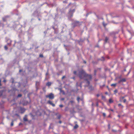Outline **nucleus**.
Wrapping results in <instances>:
<instances>
[{
	"label": "nucleus",
	"instance_id": "1",
	"mask_svg": "<svg viewBox=\"0 0 134 134\" xmlns=\"http://www.w3.org/2000/svg\"><path fill=\"white\" fill-rule=\"evenodd\" d=\"M79 76L80 79H84V81L86 83L87 86L89 85L90 81L92 79V75L87 74L83 69H81L79 71Z\"/></svg>",
	"mask_w": 134,
	"mask_h": 134
},
{
	"label": "nucleus",
	"instance_id": "2",
	"mask_svg": "<svg viewBox=\"0 0 134 134\" xmlns=\"http://www.w3.org/2000/svg\"><path fill=\"white\" fill-rule=\"evenodd\" d=\"M70 5L71 6V8L69 10L68 14L69 16L70 17H71L73 16L74 13L75 12L76 7L74 4H71V3H69L67 7H69Z\"/></svg>",
	"mask_w": 134,
	"mask_h": 134
},
{
	"label": "nucleus",
	"instance_id": "3",
	"mask_svg": "<svg viewBox=\"0 0 134 134\" xmlns=\"http://www.w3.org/2000/svg\"><path fill=\"white\" fill-rule=\"evenodd\" d=\"M46 98H49V99H52L54 98V95L52 93H50L48 95L46 96Z\"/></svg>",
	"mask_w": 134,
	"mask_h": 134
},
{
	"label": "nucleus",
	"instance_id": "4",
	"mask_svg": "<svg viewBox=\"0 0 134 134\" xmlns=\"http://www.w3.org/2000/svg\"><path fill=\"white\" fill-rule=\"evenodd\" d=\"M9 17V15H6L4 17H3L2 19L3 21L5 22L7 21V19Z\"/></svg>",
	"mask_w": 134,
	"mask_h": 134
},
{
	"label": "nucleus",
	"instance_id": "5",
	"mask_svg": "<svg viewBox=\"0 0 134 134\" xmlns=\"http://www.w3.org/2000/svg\"><path fill=\"white\" fill-rule=\"evenodd\" d=\"M48 103L50 104L53 107H54L55 106V104L52 103V102L50 100H48Z\"/></svg>",
	"mask_w": 134,
	"mask_h": 134
},
{
	"label": "nucleus",
	"instance_id": "6",
	"mask_svg": "<svg viewBox=\"0 0 134 134\" xmlns=\"http://www.w3.org/2000/svg\"><path fill=\"white\" fill-rule=\"evenodd\" d=\"M20 110L21 111V113L23 114L25 111V109L24 108L21 107L20 108Z\"/></svg>",
	"mask_w": 134,
	"mask_h": 134
},
{
	"label": "nucleus",
	"instance_id": "7",
	"mask_svg": "<svg viewBox=\"0 0 134 134\" xmlns=\"http://www.w3.org/2000/svg\"><path fill=\"white\" fill-rule=\"evenodd\" d=\"M74 101L73 100H71L68 102V104L69 105L71 104L72 105H73V104L74 103Z\"/></svg>",
	"mask_w": 134,
	"mask_h": 134
},
{
	"label": "nucleus",
	"instance_id": "8",
	"mask_svg": "<svg viewBox=\"0 0 134 134\" xmlns=\"http://www.w3.org/2000/svg\"><path fill=\"white\" fill-rule=\"evenodd\" d=\"M126 81V79L125 78H123L122 79H121V80H120L119 82V83H120L121 82H125Z\"/></svg>",
	"mask_w": 134,
	"mask_h": 134
},
{
	"label": "nucleus",
	"instance_id": "9",
	"mask_svg": "<svg viewBox=\"0 0 134 134\" xmlns=\"http://www.w3.org/2000/svg\"><path fill=\"white\" fill-rule=\"evenodd\" d=\"M46 85L49 86L51 85V82H48L47 83Z\"/></svg>",
	"mask_w": 134,
	"mask_h": 134
},
{
	"label": "nucleus",
	"instance_id": "10",
	"mask_svg": "<svg viewBox=\"0 0 134 134\" xmlns=\"http://www.w3.org/2000/svg\"><path fill=\"white\" fill-rule=\"evenodd\" d=\"M79 127V126L78 125L76 124L75 126H74V129H76L77 128H78Z\"/></svg>",
	"mask_w": 134,
	"mask_h": 134
},
{
	"label": "nucleus",
	"instance_id": "11",
	"mask_svg": "<svg viewBox=\"0 0 134 134\" xmlns=\"http://www.w3.org/2000/svg\"><path fill=\"white\" fill-rule=\"evenodd\" d=\"M108 40V38L107 37H105V43H107V42Z\"/></svg>",
	"mask_w": 134,
	"mask_h": 134
},
{
	"label": "nucleus",
	"instance_id": "12",
	"mask_svg": "<svg viewBox=\"0 0 134 134\" xmlns=\"http://www.w3.org/2000/svg\"><path fill=\"white\" fill-rule=\"evenodd\" d=\"M23 120L24 121H28L26 117H25L24 118Z\"/></svg>",
	"mask_w": 134,
	"mask_h": 134
},
{
	"label": "nucleus",
	"instance_id": "13",
	"mask_svg": "<svg viewBox=\"0 0 134 134\" xmlns=\"http://www.w3.org/2000/svg\"><path fill=\"white\" fill-rule=\"evenodd\" d=\"M116 83H113L111 85V86H113L114 87H115L116 86Z\"/></svg>",
	"mask_w": 134,
	"mask_h": 134
},
{
	"label": "nucleus",
	"instance_id": "14",
	"mask_svg": "<svg viewBox=\"0 0 134 134\" xmlns=\"http://www.w3.org/2000/svg\"><path fill=\"white\" fill-rule=\"evenodd\" d=\"M14 121V120H12V122L11 123V124H10V126H13V125H14V123H13Z\"/></svg>",
	"mask_w": 134,
	"mask_h": 134
},
{
	"label": "nucleus",
	"instance_id": "15",
	"mask_svg": "<svg viewBox=\"0 0 134 134\" xmlns=\"http://www.w3.org/2000/svg\"><path fill=\"white\" fill-rule=\"evenodd\" d=\"M109 102L110 103H111L113 102V101L111 99H110L109 100Z\"/></svg>",
	"mask_w": 134,
	"mask_h": 134
},
{
	"label": "nucleus",
	"instance_id": "16",
	"mask_svg": "<svg viewBox=\"0 0 134 134\" xmlns=\"http://www.w3.org/2000/svg\"><path fill=\"white\" fill-rule=\"evenodd\" d=\"M80 97L79 96L78 97H77V100L78 101V102H79V100H80Z\"/></svg>",
	"mask_w": 134,
	"mask_h": 134
},
{
	"label": "nucleus",
	"instance_id": "17",
	"mask_svg": "<svg viewBox=\"0 0 134 134\" xmlns=\"http://www.w3.org/2000/svg\"><path fill=\"white\" fill-rule=\"evenodd\" d=\"M118 105V106L119 107L121 106L122 108H123V106L121 104H119Z\"/></svg>",
	"mask_w": 134,
	"mask_h": 134
},
{
	"label": "nucleus",
	"instance_id": "18",
	"mask_svg": "<svg viewBox=\"0 0 134 134\" xmlns=\"http://www.w3.org/2000/svg\"><path fill=\"white\" fill-rule=\"evenodd\" d=\"M103 25L104 26V27H105L107 25V24H105V23L104 22H103Z\"/></svg>",
	"mask_w": 134,
	"mask_h": 134
},
{
	"label": "nucleus",
	"instance_id": "19",
	"mask_svg": "<svg viewBox=\"0 0 134 134\" xmlns=\"http://www.w3.org/2000/svg\"><path fill=\"white\" fill-rule=\"evenodd\" d=\"M105 86V85H103L102 86H100V87L102 88L103 87Z\"/></svg>",
	"mask_w": 134,
	"mask_h": 134
},
{
	"label": "nucleus",
	"instance_id": "20",
	"mask_svg": "<svg viewBox=\"0 0 134 134\" xmlns=\"http://www.w3.org/2000/svg\"><path fill=\"white\" fill-rule=\"evenodd\" d=\"M22 96V95L21 94H19L18 95L17 97H21Z\"/></svg>",
	"mask_w": 134,
	"mask_h": 134
},
{
	"label": "nucleus",
	"instance_id": "21",
	"mask_svg": "<svg viewBox=\"0 0 134 134\" xmlns=\"http://www.w3.org/2000/svg\"><path fill=\"white\" fill-rule=\"evenodd\" d=\"M68 0H65L63 1V3H67Z\"/></svg>",
	"mask_w": 134,
	"mask_h": 134
},
{
	"label": "nucleus",
	"instance_id": "22",
	"mask_svg": "<svg viewBox=\"0 0 134 134\" xmlns=\"http://www.w3.org/2000/svg\"><path fill=\"white\" fill-rule=\"evenodd\" d=\"M39 57H40L43 58V56L42 54H40L39 55Z\"/></svg>",
	"mask_w": 134,
	"mask_h": 134
},
{
	"label": "nucleus",
	"instance_id": "23",
	"mask_svg": "<svg viewBox=\"0 0 134 134\" xmlns=\"http://www.w3.org/2000/svg\"><path fill=\"white\" fill-rule=\"evenodd\" d=\"M68 107H66L65 109V111H67L68 110Z\"/></svg>",
	"mask_w": 134,
	"mask_h": 134
},
{
	"label": "nucleus",
	"instance_id": "24",
	"mask_svg": "<svg viewBox=\"0 0 134 134\" xmlns=\"http://www.w3.org/2000/svg\"><path fill=\"white\" fill-rule=\"evenodd\" d=\"M59 107L60 108H62L63 107V106L62 104H60L59 105Z\"/></svg>",
	"mask_w": 134,
	"mask_h": 134
},
{
	"label": "nucleus",
	"instance_id": "25",
	"mask_svg": "<svg viewBox=\"0 0 134 134\" xmlns=\"http://www.w3.org/2000/svg\"><path fill=\"white\" fill-rule=\"evenodd\" d=\"M39 84V82L38 81L36 82V86L37 84Z\"/></svg>",
	"mask_w": 134,
	"mask_h": 134
},
{
	"label": "nucleus",
	"instance_id": "26",
	"mask_svg": "<svg viewBox=\"0 0 134 134\" xmlns=\"http://www.w3.org/2000/svg\"><path fill=\"white\" fill-rule=\"evenodd\" d=\"M4 48L5 50H7L8 49V47L6 46H5Z\"/></svg>",
	"mask_w": 134,
	"mask_h": 134
},
{
	"label": "nucleus",
	"instance_id": "27",
	"mask_svg": "<svg viewBox=\"0 0 134 134\" xmlns=\"http://www.w3.org/2000/svg\"><path fill=\"white\" fill-rule=\"evenodd\" d=\"M114 92L115 93H117L118 92V91L116 90H115L114 91Z\"/></svg>",
	"mask_w": 134,
	"mask_h": 134
},
{
	"label": "nucleus",
	"instance_id": "28",
	"mask_svg": "<svg viewBox=\"0 0 134 134\" xmlns=\"http://www.w3.org/2000/svg\"><path fill=\"white\" fill-rule=\"evenodd\" d=\"M103 115L104 117H105L106 116V114L105 113H103Z\"/></svg>",
	"mask_w": 134,
	"mask_h": 134
},
{
	"label": "nucleus",
	"instance_id": "29",
	"mask_svg": "<svg viewBox=\"0 0 134 134\" xmlns=\"http://www.w3.org/2000/svg\"><path fill=\"white\" fill-rule=\"evenodd\" d=\"M96 72H97L96 70H95L94 71V75H96Z\"/></svg>",
	"mask_w": 134,
	"mask_h": 134
},
{
	"label": "nucleus",
	"instance_id": "30",
	"mask_svg": "<svg viewBox=\"0 0 134 134\" xmlns=\"http://www.w3.org/2000/svg\"><path fill=\"white\" fill-rule=\"evenodd\" d=\"M76 72H77L76 71H74L73 72L74 74H76Z\"/></svg>",
	"mask_w": 134,
	"mask_h": 134
},
{
	"label": "nucleus",
	"instance_id": "31",
	"mask_svg": "<svg viewBox=\"0 0 134 134\" xmlns=\"http://www.w3.org/2000/svg\"><path fill=\"white\" fill-rule=\"evenodd\" d=\"M126 99H124V100H123V102H124V103H125V102H126Z\"/></svg>",
	"mask_w": 134,
	"mask_h": 134
},
{
	"label": "nucleus",
	"instance_id": "32",
	"mask_svg": "<svg viewBox=\"0 0 134 134\" xmlns=\"http://www.w3.org/2000/svg\"><path fill=\"white\" fill-rule=\"evenodd\" d=\"M65 76H63L62 77V79H63L64 78H65Z\"/></svg>",
	"mask_w": 134,
	"mask_h": 134
},
{
	"label": "nucleus",
	"instance_id": "33",
	"mask_svg": "<svg viewBox=\"0 0 134 134\" xmlns=\"http://www.w3.org/2000/svg\"><path fill=\"white\" fill-rule=\"evenodd\" d=\"M96 96H97V97H98L99 96V94H97V95H96Z\"/></svg>",
	"mask_w": 134,
	"mask_h": 134
},
{
	"label": "nucleus",
	"instance_id": "34",
	"mask_svg": "<svg viewBox=\"0 0 134 134\" xmlns=\"http://www.w3.org/2000/svg\"><path fill=\"white\" fill-rule=\"evenodd\" d=\"M1 79H0V86H1Z\"/></svg>",
	"mask_w": 134,
	"mask_h": 134
},
{
	"label": "nucleus",
	"instance_id": "35",
	"mask_svg": "<svg viewBox=\"0 0 134 134\" xmlns=\"http://www.w3.org/2000/svg\"><path fill=\"white\" fill-rule=\"evenodd\" d=\"M60 115H59L58 117V119H60Z\"/></svg>",
	"mask_w": 134,
	"mask_h": 134
},
{
	"label": "nucleus",
	"instance_id": "36",
	"mask_svg": "<svg viewBox=\"0 0 134 134\" xmlns=\"http://www.w3.org/2000/svg\"><path fill=\"white\" fill-rule=\"evenodd\" d=\"M64 98H62L61 99V100H64Z\"/></svg>",
	"mask_w": 134,
	"mask_h": 134
},
{
	"label": "nucleus",
	"instance_id": "37",
	"mask_svg": "<svg viewBox=\"0 0 134 134\" xmlns=\"http://www.w3.org/2000/svg\"><path fill=\"white\" fill-rule=\"evenodd\" d=\"M48 72H47L46 74V76H47L48 75Z\"/></svg>",
	"mask_w": 134,
	"mask_h": 134
},
{
	"label": "nucleus",
	"instance_id": "38",
	"mask_svg": "<svg viewBox=\"0 0 134 134\" xmlns=\"http://www.w3.org/2000/svg\"><path fill=\"white\" fill-rule=\"evenodd\" d=\"M22 71V70H19V72H21V71Z\"/></svg>",
	"mask_w": 134,
	"mask_h": 134
},
{
	"label": "nucleus",
	"instance_id": "39",
	"mask_svg": "<svg viewBox=\"0 0 134 134\" xmlns=\"http://www.w3.org/2000/svg\"><path fill=\"white\" fill-rule=\"evenodd\" d=\"M62 122L61 121H59V123H60V124H61Z\"/></svg>",
	"mask_w": 134,
	"mask_h": 134
},
{
	"label": "nucleus",
	"instance_id": "40",
	"mask_svg": "<svg viewBox=\"0 0 134 134\" xmlns=\"http://www.w3.org/2000/svg\"><path fill=\"white\" fill-rule=\"evenodd\" d=\"M3 81V82H6V80H4Z\"/></svg>",
	"mask_w": 134,
	"mask_h": 134
},
{
	"label": "nucleus",
	"instance_id": "41",
	"mask_svg": "<svg viewBox=\"0 0 134 134\" xmlns=\"http://www.w3.org/2000/svg\"><path fill=\"white\" fill-rule=\"evenodd\" d=\"M83 62L84 63H85V64H86V62L85 61H83Z\"/></svg>",
	"mask_w": 134,
	"mask_h": 134
},
{
	"label": "nucleus",
	"instance_id": "42",
	"mask_svg": "<svg viewBox=\"0 0 134 134\" xmlns=\"http://www.w3.org/2000/svg\"><path fill=\"white\" fill-rule=\"evenodd\" d=\"M0 93H1V95H2V92H0Z\"/></svg>",
	"mask_w": 134,
	"mask_h": 134
},
{
	"label": "nucleus",
	"instance_id": "43",
	"mask_svg": "<svg viewBox=\"0 0 134 134\" xmlns=\"http://www.w3.org/2000/svg\"><path fill=\"white\" fill-rule=\"evenodd\" d=\"M110 110L112 111H113V109H111Z\"/></svg>",
	"mask_w": 134,
	"mask_h": 134
},
{
	"label": "nucleus",
	"instance_id": "44",
	"mask_svg": "<svg viewBox=\"0 0 134 134\" xmlns=\"http://www.w3.org/2000/svg\"><path fill=\"white\" fill-rule=\"evenodd\" d=\"M72 79H75V77H72V78H71Z\"/></svg>",
	"mask_w": 134,
	"mask_h": 134
},
{
	"label": "nucleus",
	"instance_id": "45",
	"mask_svg": "<svg viewBox=\"0 0 134 134\" xmlns=\"http://www.w3.org/2000/svg\"><path fill=\"white\" fill-rule=\"evenodd\" d=\"M107 87L108 89H109V87L108 86H107Z\"/></svg>",
	"mask_w": 134,
	"mask_h": 134
},
{
	"label": "nucleus",
	"instance_id": "46",
	"mask_svg": "<svg viewBox=\"0 0 134 134\" xmlns=\"http://www.w3.org/2000/svg\"><path fill=\"white\" fill-rule=\"evenodd\" d=\"M108 126H109V128L110 126V125H108Z\"/></svg>",
	"mask_w": 134,
	"mask_h": 134
},
{
	"label": "nucleus",
	"instance_id": "47",
	"mask_svg": "<svg viewBox=\"0 0 134 134\" xmlns=\"http://www.w3.org/2000/svg\"><path fill=\"white\" fill-rule=\"evenodd\" d=\"M21 124V123H20L19 124V125H20V124Z\"/></svg>",
	"mask_w": 134,
	"mask_h": 134
},
{
	"label": "nucleus",
	"instance_id": "48",
	"mask_svg": "<svg viewBox=\"0 0 134 134\" xmlns=\"http://www.w3.org/2000/svg\"><path fill=\"white\" fill-rule=\"evenodd\" d=\"M71 99H73V98H71Z\"/></svg>",
	"mask_w": 134,
	"mask_h": 134
},
{
	"label": "nucleus",
	"instance_id": "49",
	"mask_svg": "<svg viewBox=\"0 0 134 134\" xmlns=\"http://www.w3.org/2000/svg\"><path fill=\"white\" fill-rule=\"evenodd\" d=\"M39 20H40V19H39Z\"/></svg>",
	"mask_w": 134,
	"mask_h": 134
}]
</instances>
